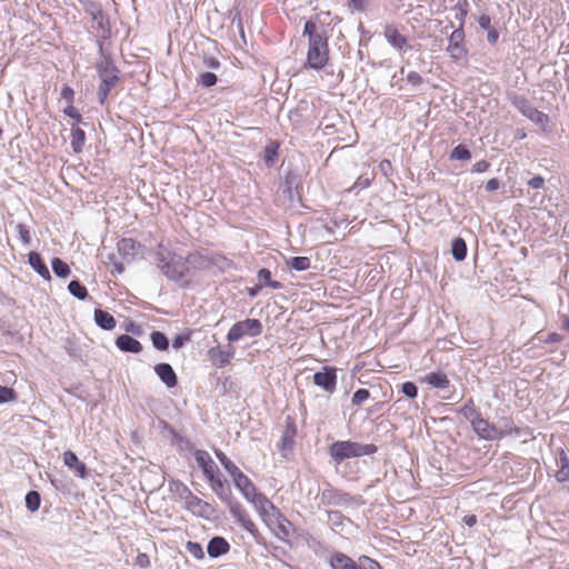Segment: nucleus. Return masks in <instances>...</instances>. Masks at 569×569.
Returning a JSON list of instances; mask_svg holds the SVG:
<instances>
[{
	"label": "nucleus",
	"instance_id": "25",
	"mask_svg": "<svg viewBox=\"0 0 569 569\" xmlns=\"http://www.w3.org/2000/svg\"><path fill=\"white\" fill-rule=\"evenodd\" d=\"M302 188V176L297 169H289L284 177V190L290 199H293L295 194L299 196V191Z\"/></svg>",
	"mask_w": 569,
	"mask_h": 569
},
{
	"label": "nucleus",
	"instance_id": "64",
	"mask_svg": "<svg viewBox=\"0 0 569 569\" xmlns=\"http://www.w3.org/2000/svg\"><path fill=\"white\" fill-rule=\"evenodd\" d=\"M202 66L207 69L219 70L221 68V62L213 56L204 54L202 57Z\"/></svg>",
	"mask_w": 569,
	"mask_h": 569
},
{
	"label": "nucleus",
	"instance_id": "53",
	"mask_svg": "<svg viewBox=\"0 0 569 569\" xmlns=\"http://www.w3.org/2000/svg\"><path fill=\"white\" fill-rule=\"evenodd\" d=\"M371 397V392L368 389L359 388L352 395L351 405L355 407H360L365 401H367Z\"/></svg>",
	"mask_w": 569,
	"mask_h": 569
},
{
	"label": "nucleus",
	"instance_id": "22",
	"mask_svg": "<svg viewBox=\"0 0 569 569\" xmlns=\"http://www.w3.org/2000/svg\"><path fill=\"white\" fill-rule=\"evenodd\" d=\"M142 248L143 246L132 238H121L117 242L118 252L126 261L133 260Z\"/></svg>",
	"mask_w": 569,
	"mask_h": 569
},
{
	"label": "nucleus",
	"instance_id": "41",
	"mask_svg": "<svg viewBox=\"0 0 569 569\" xmlns=\"http://www.w3.org/2000/svg\"><path fill=\"white\" fill-rule=\"evenodd\" d=\"M150 340L152 342L153 348L159 351H167L169 349V346H170L169 338L162 331L153 330L150 333Z\"/></svg>",
	"mask_w": 569,
	"mask_h": 569
},
{
	"label": "nucleus",
	"instance_id": "3",
	"mask_svg": "<svg viewBox=\"0 0 569 569\" xmlns=\"http://www.w3.org/2000/svg\"><path fill=\"white\" fill-rule=\"evenodd\" d=\"M84 13L91 18L94 33V42H106L112 37L110 17L102 6L94 0H79Z\"/></svg>",
	"mask_w": 569,
	"mask_h": 569
},
{
	"label": "nucleus",
	"instance_id": "21",
	"mask_svg": "<svg viewBox=\"0 0 569 569\" xmlns=\"http://www.w3.org/2000/svg\"><path fill=\"white\" fill-rule=\"evenodd\" d=\"M187 508L193 512V515L201 517L203 519H211L216 509L213 506L199 497L192 495L189 500H187Z\"/></svg>",
	"mask_w": 569,
	"mask_h": 569
},
{
	"label": "nucleus",
	"instance_id": "32",
	"mask_svg": "<svg viewBox=\"0 0 569 569\" xmlns=\"http://www.w3.org/2000/svg\"><path fill=\"white\" fill-rule=\"evenodd\" d=\"M421 381L437 389H446L450 385L448 376L440 370L427 373Z\"/></svg>",
	"mask_w": 569,
	"mask_h": 569
},
{
	"label": "nucleus",
	"instance_id": "5",
	"mask_svg": "<svg viewBox=\"0 0 569 569\" xmlns=\"http://www.w3.org/2000/svg\"><path fill=\"white\" fill-rule=\"evenodd\" d=\"M330 567L331 569H382L377 560L368 556H361L356 561L341 551L332 552Z\"/></svg>",
	"mask_w": 569,
	"mask_h": 569
},
{
	"label": "nucleus",
	"instance_id": "54",
	"mask_svg": "<svg viewBox=\"0 0 569 569\" xmlns=\"http://www.w3.org/2000/svg\"><path fill=\"white\" fill-rule=\"evenodd\" d=\"M18 237L23 246H30L31 244V234L29 227L24 223H17L14 227Z\"/></svg>",
	"mask_w": 569,
	"mask_h": 569
},
{
	"label": "nucleus",
	"instance_id": "15",
	"mask_svg": "<svg viewBox=\"0 0 569 569\" xmlns=\"http://www.w3.org/2000/svg\"><path fill=\"white\" fill-rule=\"evenodd\" d=\"M232 481L234 487L240 491L242 497L248 501H254L258 496H261L262 492H259L256 485L252 482L248 476H246L242 471H239L237 475L232 477Z\"/></svg>",
	"mask_w": 569,
	"mask_h": 569
},
{
	"label": "nucleus",
	"instance_id": "9",
	"mask_svg": "<svg viewBox=\"0 0 569 569\" xmlns=\"http://www.w3.org/2000/svg\"><path fill=\"white\" fill-rule=\"evenodd\" d=\"M465 29L458 27L455 29L448 38L447 52L452 61L457 64L467 60L468 49L465 46Z\"/></svg>",
	"mask_w": 569,
	"mask_h": 569
},
{
	"label": "nucleus",
	"instance_id": "36",
	"mask_svg": "<svg viewBox=\"0 0 569 569\" xmlns=\"http://www.w3.org/2000/svg\"><path fill=\"white\" fill-rule=\"evenodd\" d=\"M467 252L468 247L463 238L457 237L451 241V254L456 261H463L467 257Z\"/></svg>",
	"mask_w": 569,
	"mask_h": 569
},
{
	"label": "nucleus",
	"instance_id": "35",
	"mask_svg": "<svg viewBox=\"0 0 569 569\" xmlns=\"http://www.w3.org/2000/svg\"><path fill=\"white\" fill-rule=\"evenodd\" d=\"M86 143V132L79 126L71 127V148L74 153H81Z\"/></svg>",
	"mask_w": 569,
	"mask_h": 569
},
{
	"label": "nucleus",
	"instance_id": "51",
	"mask_svg": "<svg viewBox=\"0 0 569 569\" xmlns=\"http://www.w3.org/2000/svg\"><path fill=\"white\" fill-rule=\"evenodd\" d=\"M202 473L209 483L223 476L213 460H210V465L202 469Z\"/></svg>",
	"mask_w": 569,
	"mask_h": 569
},
{
	"label": "nucleus",
	"instance_id": "8",
	"mask_svg": "<svg viewBox=\"0 0 569 569\" xmlns=\"http://www.w3.org/2000/svg\"><path fill=\"white\" fill-rule=\"evenodd\" d=\"M318 498L322 506L343 507L355 503L356 498L348 492L335 488L331 483L326 482L325 488L319 492Z\"/></svg>",
	"mask_w": 569,
	"mask_h": 569
},
{
	"label": "nucleus",
	"instance_id": "55",
	"mask_svg": "<svg viewBox=\"0 0 569 569\" xmlns=\"http://www.w3.org/2000/svg\"><path fill=\"white\" fill-rule=\"evenodd\" d=\"M18 395L13 388L0 385V403H9L16 401Z\"/></svg>",
	"mask_w": 569,
	"mask_h": 569
},
{
	"label": "nucleus",
	"instance_id": "11",
	"mask_svg": "<svg viewBox=\"0 0 569 569\" xmlns=\"http://www.w3.org/2000/svg\"><path fill=\"white\" fill-rule=\"evenodd\" d=\"M337 368L333 366H323L320 371L313 373L312 381L318 388L332 395L337 389Z\"/></svg>",
	"mask_w": 569,
	"mask_h": 569
},
{
	"label": "nucleus",
	"instance_id": "33",
	"mask_svg": "<svg viewBox=\"0 0 569 569\" xmlns=\"http://www.w3.org/2000/svg\"><path fill=\"white\" fill-rule=\"evenodd\" d=\"M93 319H94L96 325L100 329L106 330V331H110V330L114 329L117 326V321H116L114 317L111 313H109L108 311L102 310L100 308L94 310Z\"/></svg>",
	"mask_w": 569,
	"mask_h": 569
},
{
	"label": "nucleus",
	"instance_id": "18",
	"mask_svg": "<svg viewBox=\"0 0 569 569\" xmlns=\"http://www.w3.org/2000/svg\"><path fill=\"white\" fill-rule=\"evenodd\" d=\"M471 428L482 440L493 441L499 439L496 425L490 423L487 419L482 418L481 415L475 421H471Z\"/></svg>",
	"mask_w": 569,
	"mask_h": 569
},
{
	"label": "nucleus",
	"instance_id": "63",
	"mask_svg": "<svg viewBox=\"0 0 569 569\" xmlns=\"http://www.w3.org/2000/svg\"><path fill=\"white\" fill-rule=\"evenodd\" d=\"M401 392L410 398V399H415L417 396H418V387L415 382L412 381H406L401 385Z\"/></svg>",
	"mask_w": 569,
	"mask_h": 569
},
{
	"label": "nucleus",
	"instance_id": "49",
	"mask_svg": "<svg viewBox=\"0 0 569 569\" xmlns=\"http://www.w3.org/2000/svg\"><path fill=\"white\" fill-rule=\"evenodd\" d=\"M562 340H563V337L557 332H550L548 335H542V333L538 332L532 337V341L535 343L553 345V343H559Z\"/></svg>",
	"mask_w": 569,
	"mask_h": 569
},
{
	"label": "nucleus",
	"instance_id": "58",
	"mask_svg": "<svg viewBox=\"0 0 569 569\" xmlns=\"http://www.w3.org/2000/svg\"><path fill=\"white\" fill-rule=\"evenodd\" d=\"M309 548L316 553V555H327L330 551L329 546L316 538H311L309 541Z\"/></svg>",
	"mask_w": 569,
	"mask_h": 569
},
{
	"label": "nucleus",
	"instance_id": "34",
	"mask_svg": "<svg viewBox=\"0 0 569 569\" xmlns=\"http://www.w3.org/2000/svg\"><path fill=\"white\" fill-rule=\"evenodd\" d=\"M280 142L277 140H269L263 148V162L267 168L274 167L279 158Z\"/></svg>",
	"mask_w": 569,
	"mask_h": 569
},
{
	"label": "nucleus",
	"instance_id": "26",
	"mask_svg": "<svg viewBox=\"0 0 569 569\" xmlns=\"http://www.w3.org/2000/svg\"><path fill=\"white\" fill-rule=\"evenodd\" d=\"M383 36L386 41L397 50H402L408 47V39L402 36L393 24L387 23L385 26Z\"/></svg>",
	"mask_w": 569,
	"mask_h": 569
},
{
	"label": "nucleus",
	"instance_id": "61",
	"mask_svg": "<svg viewBox=\"0 0 569 569\" xmlns=\"http://www.w3.org/2000/svg\"><path fill=\"white\" fill-rule=\"evenodd\" d=\"M194 459L201 470L203 468H206L207 466H209L210 460H212L210 455L206 450H202V449H198L194 451Z\"/></svg>",
	"mask_w": 569,
	"mask_h": 569
},
{
	"label": "nucleus",
	"instance_id": "10",
	"mask_svg": "<svg viewBox=\"0 0 569 569\" xmlns=\"http://www.w3.org/2000/svg\"><path fill=\"white\" fill-rule=\"evenodd\" d=\"M230 515L234 518L236 522L242 527L248 533L251 535L254 542L258 545H266L264 537L260 533L256 523L250 519L246 509L241 503L233 505L231 510H229Z\"/></svg>",
	"mask_w": 569,
	"mask_h": 569
},
{
	"label": "nucleus",
	"instance_id": "45",
	"mask_svg": "<svg viewBox=\"0 0 569 569\" xmlns=\"http://www.w3.org/2000/svg\"><path fill=\"white\" fill-rule=\"evenodd\" d=\"M471 157L472 154L470 149L463 143H459L453 147L449 154L450 160L458 161H468L471 159Z\"/></svg>",
	"mask_w": 569,
	"mask_h": 569
},
{
	"label": "nucleus",
	"instance_id": "62",
	"mask_svg": "<svg viewBox=\"0 0 569 569\" xmlns=\"http://www.w3.org/2000/svg\"><path fill=\"white\" fill-rule=\"evenodd\" d=\"M63 113L68 116L69 118L76 120L78 123L88 124L82 120V116L79 112V110L73 106V103H68L67 107L63 109Z\"/></svg>",
	"mask_w": 569,
	"mask_h": 569
},
{
	"label": "nucleus",
	"instance_id": "13",
	"mask_svg": "<svg viewBox=\"0 0 569 569\" xmlns=\"http://www.w3.org/2000/svg\"><path fill=\"white\" fill-rule=\"evenodd\" d=\"M120 74H121L120 70L114 71V72L111 71V72L98 73L100 84L97 90V98H98V102L101 106L106 104L108 97L111 93V90L120 81Z\"/></svg>",
	"mask_w": 569,
	"mask_h": 569
},
{
	"label": "nucleus",
	"instance_id": "1",
	"mask_svg": "<svg viewBox=\"0 0 569 569\" xmlns=\"http://www.w3.org/2000/svg\"><path fill=\"white\" fill-rule=\"evenodd\" d=\"M303 37H308V51L305 67L312 70L323 69L329 61V38L326 31H318L317 23L309 19L303 24Z\"/></svg>",
	"mask_w": 569,
	"mask_h": 569
},
{
	"label": "nucleus",
	"instance_id": "14",
	"mask_svg": "<svg viewBox=\"0 0 569 569\" xmlns=\"http://www.w3.org/2000/svg\"><path fill=\"white\" fill-rule=\"evenodd\" d=\"M497 430L499 433V439H502L508 436H515L517 438H528L532 436V431L529 427H518L515 425L512 418L502 417L498 421Z\"/></svg>",
	"mask_w": 569,
	"mask_h": 569
},
{
	"label": "nucleus",
	"instance_id": "48",
	"mask_svg": "<svg viewBox=\"0 0 569 569\" xmlns=\"http://www.w3.org/2000/svg\"><path fill=\"white\" fill-rule=\"evenodd\" d=\"M166 429L169 430L173 440L180 447L181 450H188V451L193 450V443L187 437L177 432L176 429L172 428L171 426H169L168 423L166 425Z\"/></svg>",
	"mask_w": 569,
	"mask_h": 569
},
{
	"label": "nucleus",
	"instance_id": "12",
	"mask_svg": "<svg viewBox=\"0 0 569 569\" xmlns=\"http://www.w3.org/2000/svg\"><path fill=\"white\" fill-rule=\"evenodd\" d=\"M251 503L257 509L262 521L270 529H273L274 519H277V516L281 515L279 509L263 493L258 496V498Z\"/></svg>",
	"mask_w": 569,
	"mask_h": 569
},
{
	"label": "nucleus",
	"instance_id": "20",
	"mask_svg": "<svg viewBox=\"0 0 569 569\" xmlns=\"http://www.w3.org/2000/svg\"><path fill=\"white\" fill-rule=\"evenodd\" d=\"M153 371L168 389L178 386V376L170 363L159 362L153 367Z\"/></svg>",
	"mask_w": 569,
	"mask_h": 569
},
{
	"label": "nucleus",
	"instance_id": "43",
	"mask_svg": "<svg viewBox=\"0 0 569 569\" xmlns=\"http://www.w3.org/2000/svg\"><path fill=\"white\" fill-rule=\"evenodd\" d=\"M214 455L217 457V459L219 460V462L221 463V466L223 467V469L229 473V476L232 478L234 475H237L239 471H241L236 465L234 462L227 457V455L224 452H222L221 450L219 449H216L214 450Z\"/></svg>",
	"mask_w": 569,
	"mask_h": 569
},
{
	"label": "nucleus",
	"instance_id": "2",
	"mask_svg": "<svg viewBox=\"0 0 569 569\" xmlns=\"http://www.w3.org/2000/svg\"><path fill=\"white\" fill-rule=\"evenodd\" d=\"M378 451L373 443H360L352 440H337L329 446V455L337 465L347 459L371 456Z\"/></svg>",
	"mask_w": 569,
	"mask_h": 569
},
{
	"label": "nucleus",
	"instance_id": "30",
	"mask_svg": "<svg viewBox=\"0 0 569 569\" xmlns=\"http://www.w3.org/2000/svg\"><path fill=\"white\" fill-rule=\"evenodd\" d=\"M297 435L296 422L291 417L286 419V429L281 436V450H292L295 445V437Z\"/></svg>",
	"mask_w": 569,
	"mask_h": 569
},
{
	"label": "nucleus",
	"instance_id": "6",
	"mask_svg": "<svg viewBox=\"0 0 569 569\" xmlns=\"http://www.w3.org/2000/svg\"><path fill=\"white\" fill-rule=\"evenodd\" d=\"M263 327L259 319L247 318L234 322L227 333L230 343L237 342L244 337L256 338L262 333Z\"/></svg>",
	"mask_w": 569,
	"mask_h": 569
},
{
	"label": "nucleus",
	"instance_id": "19",
	"mask_svg": "<svg viewBox=\"0 0 569 569\" xmlns=\"http://www.w3.org/2000/svg\"><path fill=\"white\" fill-rule=\"evenodd\" d=\"M186 261L198 271H208L211 269L212 251L196 250L186 256Z\"/></svg>",
	"mask_w": 569,
	"mask_h": 569
},
{
	"label": "nucleus",
	"instance_id": "7",
	"mask_svg": "<svg viewBox=\"0 0 569 569\" xmlns=\"http://www.w3.org/2000/svg\"><path fill=\"white\" fill-rule=\"evenodd\" d=\"M512 106L527 119L535 124L545 128L549 122V117L545 112L538 110L526 97L515 96L511 100Z\"/></svg>",
	"mask_w": 569,
	"mask_h": 569
},
{
	"label": "nucleus",
	"instance_id": "37",
	"mask_svg": "<svg viewBox=\"0 0 569 569\" xmlns=\"http://www.w3.org/2000/svg\"><path fill=\"white\" fill-rule=\"evenodd\" d=\"M290 527L291 522L282 513L277 516V519H274L273 528L278 529L276 535L280 540H288L290 537Z\"/></svg>",
	"mask_w": 569,
	"mask_h": 569
},
{
	"label": "nucleus",
	"instance_id": "27",
	"mask_svg": "<svg viewBox=\"0 0 569 569\" xmlns=\"http://www.w3.org/2000/svg\"><path fill=\"white\" fill-rule=\"evenodd\" d=\"M116 347L126 353H140L142 351V345L139 340L131 337L128 333L120 335L116 338Z\"/></svg>",
	"mask_w": 569,
	"mask_h": 569
},
{
	"label": "nucleus",
	"instance_id": "59",
	"mask_svg": "<svg viewBox=\"0 0 569 569\" xmlns=\"http://www.w3.org/2000/svg\"><path fill=\"white\" fill-rule=\"evenodd\" d=\"M191 337H192L191 330H187L184 332L177 335L172 339V348L176 350L181 349L186 343H188L191 340Z\"/></svg>",
	"mask_w": 569,
	"mask_h": 569
},
{
	"label": "nucleus",
	"instance_id": "24",
	"mask_svg": "<svg viewBox=\"0 0 569 569\" xmlns=\"http://www.w3.org/2000/svg\"><path fill=\"white\" fill-rule=\"evenodd\" d=\"M63 463L81 479H86L89 476L87 465L71 450L63 452Z\"/></svg>",
	"mask_w": 569,
	"mask_h": 569
},
{
	"label": "nucleus",
	"instance_id": "50",
	"mask_svg": "<svg viewBox=\"0 0 569 569\" xmlns=\"http://www.w3.org/2000/svg\"><path fill=\"white\" fill-rule=\"evenodd\" d=\"M26 507L29 511L36 512L39 510L41 505V496L36 490H30L27 492L26 498Z\"/></svg>",
	"mask_w": 569,
	"mask_h": 569
},
{
	"label": "nucleus",
	"instance_id": "52",
	"mask_svg": "<svg viewBox=\"0 0 569 569\" xmlns=\"http://www.w3.org/2000/svg\"><path fill=\"white\" fill-rule=\"evenodd\" d=\"M328 522L332 528L342 527L346 520H349L346 516L342 515L339 510H327Z\"/></svg>",
	"mask_w": 569,
	"mask_h": 569
},
{
	"label": "nucleus",
	"instance_id": "60",
	"mask_svg": "<svg viewBox=\"0 0 569 569\" xmlns=\"http://www.w3.org/2000/svg\"><path fill=\"white\" fill-rule=\"evenodd\" d=\"M158 248H159V250L156 251V253H154V261H156L157 268L162 270L163 266L167 264L168 261L170 260V256H169L170 251H168L167 253L164 251H162V249H164L162 243H159Z\"/></svg>",
	"mask_w": 569,
	"mask_h": 569
},
{
	"label": "nucleus",
	"instance_id": "57",
	"mask_svg": "<svg viewBox=\"0 0 569 569\" xmlns=\"http://www.w3.org/2000/svg\"><path fill=\"white\" fill-rule=\"evenodd\" d=\"M186 549L197 560H202L204 558L203 548L199 542L188 541L186 545Z\"/></svg>",
	"mask_w": 569,
	"mask_h": 569
},
{
	"label": "nucleus",
	"instance_id": "56",
	"mask_svg": "<svg viewBox=\"0 0 569 569\" xmlns=\"http://www.w3.org/2000/svg\"><path fill=\"white\" fill-rule=\"evenodd\" d=\"M467 7H468L467 0H462V1L459 0L453 8V10L456 11V19L460 21L459 27H461V28H463L465 19L468 14Z\"/></svg>",
	"mask_w": 569,
	"mask_h": 569
},
{
	"label": "nucleus",
	"instance_id": "4",
	"mask_svg": "<svg viewBox=\"0 0 569 569\" xmlns=\"http://www.w3.org/2000/svg\"><path fill=\"white\" fill-rule=\"evenodd\" d=\"M169 256L170 260L163 266L161 272L168 280L178 283L182 289L189 288L191 282L184 279L190 270L186 257L183 258L174 252H169Z\"/></svg>",
	"mask_w": 569,
	"mask_h": 569
},
{
	"label": "nucleus",
	"instance_id": "40",
	"mask_svg": "<svg viewBox=\"0 0 569 569\" xmlns=\"http://www.w3.org/2000/svg\"><path fill=\"white\" fill-rule=\"evenodd\" d=\"M169 489L171 492L178 495L180 499L189 500L193 495L187 485L179 479H172L169 482Z\"/></svg>",
	"mask_w": 569,
	"mask_h": 569
},
{
	"label": "nucleus",
	"instance_id": "29",
	"mask_svg": "<svg viewBox=\"0 0 569 569\" xmlns=\"http://www.w3.org/2000/svg\"><path fill=\"white\" fill-rule=\"evenodd\" d=\"M28 263L32 270L37 272L43 280H51V273L48 269V266L38 251H30L28 253Z\"/></svg>",
	"mask_w": 569,
	"mask_h": 569
},
{
	"label": "nucleus",
	"instance_id": "46",
	"mask_svg": "<svg viewBox=\"0 0 569 569\" xmlns=\"http://www.w3.org/2000/svg\"><path fill=\"white\" fill-rule=\"evenodd\" d=\"M197 86L209 89L217 84L218 77L211 71L200 72L196 78Z\"/></svg>",
	"mask_w": 569,
	"mask_h": 569
},
{
	"label": "nucleus",
	"instance_id": "16",
	"mask_svg": "<svg viewBox=\"0 0 569 569\" xmlns=\"http://www.w3.org/2000/svg\"><path fill=\"white\" fill-rule=\"evenodd\" d=\"M234 355H236V349H234V347H232V345L230 342H228V345H226L224 347H220V346L212 347L208 351V356H209L211 362L217 368H220V369L228 366L231 362V360L234 358Z\"/></svg>",
	"mask_w": 569,
	"mask_h": 569
},
{
	"label": "nucleus",
	"instance_id": "38",
	"mask_svg": "<svg viewBox=\"0 0 569 569\" xmlns=\"http://www.w3.org/2000/svg\"><path fill=\"white\" fill-rule=\"evenodd\" d=\"M69 293L78 300L84 301L89 298L86 286L79 279H72L68 284Z\"/></svg>",
	"mask_w": 569,
	"mask_h": 569
},
{
	"label": "nucleus",
	"instance_id": "39",
	"mask_svg": "<svg viewBox=\"0 0 569 569\" xmlns=\"http://www.w3.org/2000/svg\"><path fill=\"white\" fill-rule=\"evenodd\" d=\"M556 479L559 482L569 481V456L565 450H561L559 457V470L556 473Z\"/></svg>",
	"mask_w": 569,
	"mask_h": 569
},
{
	"label": "nucleus",
	"instance_id": "17",
	"mask_svg": "<svg viewBox=\"0 0 569 569\" xmlns=\"http://www.w3.org/2000/svg\"><path fill=\"white\" fill-rule=\"evenodd\" d=\"M211 490L214 495L227 505L228 509L231 510L233 505H239L240 502L234 500L232 497L231 486L228 480L222 476L214 481L209 483Z\"/></svg>",
	"mask_w": 569,
	"mask_h": 569
},
{
	"label": "nucleus",
	"instance_id": "44",
	"mask_svg": "<svg viewBox=\"0 0 569 569\" xmlns=\"http://www.w3.org/2000/svg\"><path fill=\"white\" fill-rule=\"evenodd\" d=\"M458 413L463 416L470 423L480 416L472 398L467 400V402L458 410Z\"/></svg>",
	"mask_w": 569,
	"mask_h": 569
},
{
	"label": "nucleus",
	"instance_id": "47",
	"mask_svg": "<svg viewBox=\"0 0 569 569\" xmlns=\"http://www.w3.org/2000/svg\"><path fill=\"white\" fill-rule=\"evenodd\" d=\"M286 264L296 271L308 270L311 266V261L308 257H291L286 261Z\"/></svg>",
	"mask_w": 569,
	"mask_h": 569
},
{
	"label": "nucleus",
	"instance_id": "23",
	"mask_svg": "<svg viewBox=\"0 0 569 569\" xmlns=\"http://www.w3.org/2000/svg\"><path fill=\"white\" fill-rule=\"evenodd\" d=\"M96 46L98 48V53L100 57V59L96 63L97 73L111 72V71L114 72V71L120 70L116 66L111 53L104 49V42H96Z\"/></svg>",
	"mask_w": 569,
	"mask_h": 569
},
{
	"label": "nucleus",
	"instance_id": "28",
	"mask_svg": "<svg viewBox=\"0 0 569 569\" xmlns=\"http://www.w3.org/2000/svg\"><path fill=\"white\" fill-rule=\"evenodd\" d=\"M230 550V545L227 541L226 538L221 536H214L212 537L207 545V552L210 558L216 559L219 558L226 553H228Z\"/></svg>",
	"mask_w": 569,
	"mask_h": 569
},
{
	"label": "nucleus",
	"instance_id": "42",
	"mask_svg": "<svg viewBox=\"0 0 569 569\" xmlns=\"http://www.w3.org/2000/svg\"><path fill=\"white\" fill-rule=\"evenodd\" d=\"M51 268L56 277L61 279L68 278L71 273L69 264L59 257L51 260Z\"/></svg>",
	"mask_w": 569,
	"mask_h": 569
},
{
	"label": "nucleus",
	"instance_id": "31",
	"mask_svg": "<svg viewBox=\"0 0 569 569\" xmlns=\"http://www.w3.org/2000/svg\"><path fill=\"white\" fill-rule=\"evenodd\" d=\"M212 268H216L220 273H224L229 270H237L238 266L233 260L229 259L223 253L212 251L211 269Z\"/></svg>",
	"mask_w": 569,
	"mask_h": 569
}]
</instances>
